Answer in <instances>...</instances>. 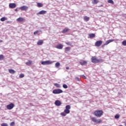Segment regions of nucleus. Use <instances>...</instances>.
I'll list each match as a JSON object with an SVG mask.
<instances>
[{
	"label": "nucleus",
	"instance_id": "nucleus-1",
	"mask_svg": "<svg viewBox=\"0 0 126 126\" xmlns=\"http://www.w3.org/2000/svg\"><path fill=\"white\" fill-rule=\"evenodd\" d=\"M94 116L95 117H98V118H100V117H102V115H103V111L100 110H96L94 112Z\"/></svg>",
	"mask_w": 126,
	"mask_h": 126
},
{
	"label": "nucleus",
	"instance_id": "nucleus-2",
	"mask_svg": "<svg viewBox=\"0 0 126 126\" xmlns=\"http://www.w3.org/2000/svg\"><path fill=\"white\" fill-rule=\"evenodd\" d=\"M91 61L92 63H99L100 62V60L96 58V56L92 57L91 58Z\"/></svg>",
	"mask_w": 126,
	"mask_h": 126
},
{
	"label": "nucleus",
	"instance_id": "nucleus-3",
	"mask_svg": "<svg viewBox=\"0 0 126 126\" xmlns=\"http://www.w3.org/2000/svg\"><path fill=\"white\" fill-rule=\"evenodd\" d=\"M91 120L92 121V122H94V123H95V124H101V123H102L101 120L97 119L95 117L92 118Z\"/></svg>",
	"mask_w": 126,
	"mask_h": 126
},
{
	"label": "nucleus",
	"instance_id": "nucleus-4",
	"mask_svg": "<svg viewBox=\"0 0 126 126\" xmlns=\"http://www.w3.org/2000/svg\"><path fill=\"white\" fill-rule=\"evenodd\" d=\"M70 105H67L65 106V109L64 110V113L65 114H69L70 113Z\"/></svg>",
	"mask_w": 126,
	"mask_h": 126
},
{
	"label": "nucleus",
	"instance_id": "nucleus-5",
	"mask_svg": "<svg viewBox=\"0 0 126 126\" xmlns=\"http://www.w3.org/2000/svg\"><path fill=\"white\" fill-rule=\"evenodd\" d=\"M61 93H63V90L60 89L54 90L53 91V94H61Z\"/></svg>",
	"mask_w": 126,
	"mask_h": 126
},
{
	"label": "nucleus",
	"instance_id": "nucleus-6",
	"mask_svg": "<svg viewBox=\"0 0 126 126\" xmlns=\"http://www.w3.org/2000/svg\"><path fill=\"white\" fill-rule=\"evenodd\" d=\"M52 63H53V62H51L50 61H42L41 62V64H43V65L52 64Z\"/></svg>",
	"mask_w": 126,
	"mask_h": 126
},
{
	"label": "nucleus",
	"instance_id": "nucleus-7",
	"mask_svg": "<svg viewBox=\"0 0 126 126\" xmlns=\"http://www.w3.org/2000/svg\"><path fill=\"white\" fill-rule=\"evenodd\" d=\"M13 108H14V104H13V103L8 104L6 106V108L8 110H12V109H13Z\"/></svg>",
	"mask_w": 126,
	"mask_h": 126
},
{
	"label": "nucleus",
	"instance_id": "nucleus-8",
	"mask_svg": "<svg viewBox=\"0 0 126 126\" xmlns=\"http://www.w3.org/2000/svg\"><path fill=\"white\" fill-rule=\"evenodd\" d=\"M102 43H103L102 41L97 40L95 43V47H100V46H101V45H102Z\"/></svg>",
	"mask_w": 126,
	"mask_h": 126
},
{
	"label": "nucleus",
	"instance_id": "nucleus-9",
	"mask_svg": "<svg viewBox=\"0 0 126 126\" xmlns=\"http://www.w3.org/2000/svg\"><path fill=\"white\" fill-rule=\"evenodd\" d=\"M114 41H115L114 39H109V40L106 41L105 42V43H104V44L102 46V47H103L104 46H106V45H109V44H110V43H112V42H114Z\"/></svg>",
	"mask_w": 126,
	"mask_h": 126
},
{
	"label": "nucleus",
	"instance_id": "nucleus-10",
	"mask_svg": "<svg viewBox=\"0 0 126 126\" xmlns=\"http://www.w3.org/2000/svg\"><path fill=\"white\" fill-rule=\"evenodd\" d=\"M9 7L10 8H15L16 7V4L15 3H10L9 4Z\"/></svg>",
	"mask_w": 126,
	"mask_h": 126
},
{
	"label": "nucleus",
	"instance_id": "nucleus-11",
	"mask_svg": "<svg viewBox=\"0 0 126 126\" xmlns=\"http://www.w3.org/2000/svg\"><path fill=\"white\" fill-rule=\"evenodd\" d=\"M20 9L21 10L26 11L28 9V6L25 5L22 6L20 7Z\"/></svg>",
	"mask_w": 126,
	"mask_h": 126
},
{
	"label": "nucleus",
	"instance_id": "nucleus-12",
	"mask_svg": "<svg viewBox=\"0 0 126 126\" xmlns=\"http://www.w3.org/2000/svg\"><path fill=\"white\" fill-rule=\"evenodd\" d=\"M47 13V11L45 10H41L39 11V12L36 13V15H42V14H46Z\"/></svg>",
	"mask_w": 126,
	"mask_h": 126
},
{
	"label": "nucleus",
	"instance_id": "nucleus-13",
	"mask_svg": "<svg viewBox=\"0 0 126 126\" xmlns=\"http://www.w3.org/2000/svg\"><path fill=\"white\" fill-rule=\"evenodd\" d=\"M56 48L59 50H62L63 48V45L62 44H59L56 46Z\"/></svg>",
	"mask_w": 126,
	"mask_h": 126
},
{
	"label": "nucleus",
	"instance_id": "nucleus-14",
	"mask_svg": "<svg viewBox=\"0 0 126 126\" xmlns=\"http://www.w3.org/2000/svg\"><path fill=\"white\" fill-rule=\"evenodd\" d=\"M55 104L56 106H61V105H62V102L61 101L57 100L55 101Z\"/></svg>",
	"mask_w": 126,
	"mask_h": 126
},
{
	"label": "nucleus",
	"instance_id": "nucleus-15",
	"mask_svg": "<svg viewBox=\"0 0 126 126\" xmlns=\"http://www.w3.org/2000/svg\"><path fill=\"white\" fill-rule=\"evenodd\" d=\"M80 64H81V65H86V64H87V62L85 61H82V62H80Z\"/></svg>",
	"mask_w": 126,
	"mask_h": 126
},
{
	"label": "nucleus",
	"instance_id": "nucleus-16",
	"mask_svg": "<svg viewBox=\"0 0 126 126\" xmlns=\"http://www.w3.org/2000/svg\"><path fill=\"white\" fill-rule=\"evenodd\" d=\"M8 71L9 73H11V74H14L15 73V71L12 69H9Z\"/></svg>",
	"mask_w": 126,
	"mask_h": 126
},
{
	"label": "nucleus",
	"instance_id": "nucleus-17",
	"mask_svg": "<svg viewBox=\"0 0 126 126\" xmlns=\"http://www.w3.org/2000/svg\"><path fill=\"white\" fill-rule=\"evenodd\" d=\"M43 40H39L37 42V44L38 45V46H41V45H43Z\"/></svg>",
	"mask_w": 126,
	"mask_h": 126
},
{
	"label": "nucleus",
	"instance_id": "nucleus-18",
	"mask_svg": "<svg viewBox=\"0 0 126 126\" xmlns=\"http://www.w3.org/2000/svg\"><path fill=\"white\" fill-rule=\"evenodd\" d=\"M17 21H18V22H22V21H23V20H24V19H23V18L20 17V18H18L17 19Z\"/></svg>",
	"mask_w": 126,
	"mask_h": 126
},
{
	"label": "nucleus",
	"instance_id": "nucleus-19",
	"mask_svg": "<svg viewBox=\"0 0 126 126\" xmlns=\"http://www.w3.org/2000/svg\"><path fill=\"white\" fill-rule=\"evenodd\" d=\"M60 66L61 63H60L58 62L55 63V67H56V68H59V67H60Z\"/></svg>",
	"mask_w": 126,
	"mask_h": 126
},
{
	"label": "nucleus",
	"instance_id": "nucleus-20",
	"mask_svg": "<svg viewBox=\"0 0 126 126\" xmlns=\"http://www.w3.org/2000/svg\"><path fill=\"white\" fill-rule=\"evenodd\" d=\"M89 37L91 39L92 38H94L95 34L94 33H90L89 34Z\"/></svg>",
	"mask_w": 126,
	"mask_h": 126
},
{
	"label": "nucleus",
	"instance_id": "nucleus-21",
	"mask_svg": "<svg viewBox=\"0 0 126 126\" xmlns=\"http://www.w3.org/2000/svg\"><path fill=\"white\" fill-rule=\"evenodd\" d=\"M54 86H56L57 88H61V85L58 84V83H55L54 84Z\"/></svg>",
	"mask_w": 126,
	"mask_h": 126
},
{
	"label": "nucleus",
	"instance_id": "nucleus-22",
	"mask_svg": "<svg viewBox=\"0 0 126 126\" xmlns=\"http://www.w3.org/2000/svg\"><path fill=\"white\" fill-rule=\"evenodd\" d=\"M7 18L3 17L0 19V21H2V22H3V21H5V20H7Z\"/></svg>",
	"mask_w": 126,
	"mask_h": 126
},
{
	"label": "nucleus",
	"instance_id": "nucleus-23",
	"mask_svg": "<svg viewBox=\"0 0 126 126\" xmlns=\"http://www.w3.org/2000/svg\"><path fill=\"white\" fill-rule=\"evenodd\" d=\"M69 29L65 28L62 32V33H66V32H68Z\"/></svg>",
	"mask_w": 126,
	"mask_h": 126
},
{
	"label": "nucleus",
	"instance_id": "nucleus-24",
	"mask_svg": "<svg viewBox=\"0 0 126 126\" xmlns=\"http://www.w3.org/2000/svg\"><path fill=\"white\" fill-rule=\"evenodd\" d=\"M69 51H70V48L69 47L65 48V52H69Z\"/></svg>",
	"mask_w": 126,
	"mask_h": 126
},
{
	"label": "nucleus",
	"instance_id": "nucleus-25",
	"mask_svg": "<svg viewBox=\"0 0 126 126\" xmlns=\"http://www.w3.org/2000/svg\"><path fill=\"white\" fill-rule=\"evenodd\" d=\"M31 63H32V61H29L28 62L26 63V64H27V65H30Z\"/></svg>",
	"mask_w": 126,
	"mask_h": 126
},
{
	"label": "nucleus",
	"instance_id": "nucleus-26",
	"mask_svg": "<svg viewBox=\"0 0 126 126\" xmlns=\"http://www.w3.org/2000/svg\"><path fill=\"white\" fill-rule=\"evenodd\" d=\"M99 1H98V0H94V1H93V4H97V3Z\"/></svg>",
	"mask_w": 126,
	"mask_h": 126
},
{
	"label": "nucleus",
	"instance_id": "nucleus-27",
	"mask_svg": "<svg viewBox=\"0 0 126 126\" xmlns=\"http://www.w3.org/2000/svg\"><path fill=\"white\" fill-rule=\"evenodd\" d=\"M37 6L38 7H42V6H43V4H42L41 3H37Z\"/></svg>",
	"mask_w": 126,
	"mask_h": 126
},
{
	"label": "nucleus",
	"instance_id": "nucleus-28",
	"mask_svg": "<svg viewBox=\"0 0 126 126\" xmlns=\"http://www.w3.org/2000/svg\"><path fill=\"white\" fill-rule=\"evenodd\" d=\"M107 2L108 3H112V4H114V1H113V0H108Z\"/></svg>",
	"mask_w": 126,
	"mask_h": 126
},
{
	"label": "nucleus",
	"instance_id": "nucleus-29",
	"mask_svg": "<svg viewBox=\"0 0 126 126\" xmlns=\"http://www.w3.org/2000/svg\"><path fill=\"white\" fill-rule=\"evenodd\" d=\"M4 58L3 55H0V61H2V60Z\"/></svg>",
	"mask_w": 126,
	"mask_h": 126
},
{
	"label": "nucleus",
	"instance_id": "nucleus-30",
	"mask_svg": "<svg viewBox=\"0 0 126 126\" xmlns=\"http://www.w3.org/2000/svg\"><path fill=\"white\" fill-rule=\"evenodd\" d=\"M65 44L67 45V46H71V43L70 42H65Z\"/></svg>",
	"mask_w": 126,
	"mask_h": 126
},
{
	"label": "nucleus",
	"instance_id": "nucleus-31",
	"mask_svg": "<svg viewBox=\"0 0 126 126\" xmlns=\"http://www.w3.org/2000/svg\"><path fill=\"white\" fill-rule=\"evenodd\" d=\"M61 115L63 117H65L66 116V113H64V112H62L61 113Z\"/></svg>",
	"mask_w": 126,
	"mask_h": 126
},
{
	"label": "nucleus",
	"instance_id": "nucleus-32",
	"mask_svg": "<svg viewBox=\"0 0 126 126\" xmlns=\"http://www.w3.org/2000/svg\"><path fill=\"white\" fill-rule=\"evenodd\" d=\"M39 32H40V31H36L33 32V35H37Z\"/></svg>",
	"mask_w": 126,
	"mask_h": 126
},
{
	"label": "nucleus",
	"instance_id": "nucleus-33",
	"mask_svg": "<svg viewBox=\"0 0 126 126\" xmlns=\"http://www.w3.org/2000/svg\"><path fill=\"white\" fill-rule=\"evenodd\" d=\"M63 88H64V89H66L67 88V85H66V84H63Z\"/></svg>",
	"mask_w": 126,
	"mask_h": 126
},
{
	"label": "nucleus",
	"instance_id": "nucleus-34",
	"mask_svg": "<svg viewBox=\"0 0 126 126\" xmlns=\"http://www.w3.org/2000/svg\"><path fill=\"white\" fill-rule=\"evenodd\" d=\"M84 20H85V21H88V20H89V17H84Z\"/></svg>",
	"mask_w": 126,
	"mask_h": 126
},
{
	"label": "nucleus",
	"instance_id": "nucleus-35",
	"mask_svg": "<svg viewBox=\"0 0 126 126\" xmlns=\"http://www.w3.org/2000/svg\"><path fill=\"white\" fill-rule=\"evenodd\" d=\"M122 44L123 45V46H126V40H124L122 42Z\"/></svg>",
	"mask_w": 126,
	"mask_h": 126
},
{
	"label": "nucleus",
	"instance_id": "nucleus-36",
	"mask_svg": "<svg viewBox=\"0 0 126 126\" xmlns=\"http://www.w3.org/2000/svg\"><path fill=\"white\" fill-rule=\"evenodd\" d=\"M19 77L20 78H23V77H24V75L23 74H21L19 75Z\"/></svg>",
	"mask_w": 126,
	"mask_h": 126
},
{
	"label": "nucleus",
	"instance_id": "nucleus-37",
	"mask_svg": "<svg viewBox=\"0 0 126 126\" xmlns=\"http://www.w3.org/2000/svg\"><path fill=\"white\" fill-rule=\"evenodd\" d=\"M1 126H8V125L6 123H2L1 124Z\"/></svg>",
	"mask_w": 126,
	"mask_h": 126
},
{
	"label": "nucleus",
	"instance_id": "nucleus-38",
	"mask_svg": "<svg viewBox=\"0 0 126 126\" xmlns=\"http://www.w3.org/2000/svg\"><path fill=\"white\" fill-rule=\"evenodd\" d=\"M14 125H15V124L14 123V122H11V123H10V126H14Z\"/></svg>",
	"mask_w": 126,
	"mask_h": 126
},
{
	"label": "nucleus",
	"instance_id": "nucleus-39",
	"mask_svg": "<svg viewBox=\"0 0 126 126\" xmlns=\"http://www.w3.org/2000/svg\"><path fill=\"white\" fill-rule=\"evenodd\" d=\"M115 119H119V118H120V115H116L115 116Z\"/></svg>",
	"mask_w": 126,
	"mask_h": 126
},
{
	"label": "nucleus",
	"instance_id": "nucleus-40",
	"mask_svg": "<svg viewBox=\"0 0 126 126\" xmlns=\"http://www.w3.org/2000/svg\"><path fill=\"white\" fill-rule=\"evenodd\" d=\"M75 80H76L77 81H80V79H79V78L78 77H76Z\"/></svg>",
	"mask_w": 126,
	"mask_h": 126
},
{
	"label": "nucleus",
	"instance_id": "nucleus-41",
	"mask_svg": "<svg viewBox=\"0 0 126 126\" xmlns=\"http://www.w3.org/2000/svg\"><path fill=\"white\" fill-rule=\"evenodd\" d=\"M82 77H83V78H84L85 79H86V77L84 75H82Z\"/></svg>",
	"mask_w": 126,
	"mask_h": 126
},
{
	"label": "nucleus",
	"instance_id": "nucleus-42",
	"mask_svg": "<svg viewBox=\"0 0 126 126\" xmlns=\"http://www.w3.org/2000/svg\"><path fill=\"white\" fill-rule=\"evenodd\" d=\"M66 69H67V70L69 69V67H66Z\"/></svg>",
	"mask_w": 126,
	"mask_h": 126
},
{
	"label": "nucleus",
	"instance_id": "nucleus-43",
	"mask_svg": "<svg viewBox=\"0 0 126 126\" xmlns=\"http://www.w3.org/2000/svg\"><path fill=\"white\" fill-rule=\"evenodd\" d=\"M15 11H18V10L17 9V8L15 9Z\"/></svg>",
	"mask_w": 126,
	"mask_h": 126
},
{
	"label": "nucleus",
	"instance_id": "nucleus-44",
	"mask_svg": "<svg viewBox=\"0 0 126 126\" xmlns=\"http://www.w3.org/2000/svg\"><path fill=\"white\" fill-rule=\"evenodd\" d=\"M125 126H126V123L125 124Z\"/></svg>",
	"mask_w": 126,
	"mask_h": 126
},
{
	"label": "nucleus",
	"instance_id": "nucleus-45",
	"mask_svg": "<svg viewBox=\"0 0 126 126\" xmlns=\"http://www.w3.org/2000/svg\"><path fill=\"white\" fill-rule=\"evenodd\" d=\"M0 42H2V40H0Z\"/></svg>",
	"mask_w": 126,
	"mask_h": 126
}]
</instances>
